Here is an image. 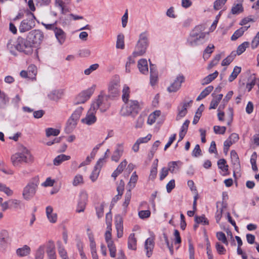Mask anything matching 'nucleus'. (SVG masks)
<instances>
[{"label": "nucleus", "instance_id": "nucleus-1", "mask_svg": "<svg viewBox=\"0 0 259 259\" xmlns=\"http://www.w3.org/2000/svg\"><path fill=\"white\" fill-rule=\"evenodd\" d=\"M34 158L30 151L25 147L11 156V161L13 166L20 168L24 163L33 162Z\"/></svg>", "mask_w": 259, "mask_h": 259}, {"label": "nucleus", "instance_id": "nucleus-2", "mask_svg": "<svg viewBox=\"0 0 259 259\" xmlns=\"http://www.w3.org/2000/svg\"><path fill=\"white\" fill-rule=\"evenodd\" d=\"M34 259H56L54 242L49 241L39 246L36 251Z\"/></svg>", "mask_w": 259, "mask_h": 259}, {"label": "nucleus", "instance_id": "nucleus-3", "mask_svg": "<svg viewBox=\"0 0 259 259\" xmlns=\"http://www.w3.org/2000/svg\"><path fill=\"white\" fill-rule=\"evenodd\" d=\"M112 214L111 212H109L106 215L107 228L105 233V239L110 252V256L112 257H115L116 256V249L114 242L112 240Z\"/></svg>", "mask_w": 259, "mask_h": 259}, {"label": "nucleus", "instance_id": "nucleus-4", "mask_svg": "<svg viewBox=\"0 0 259 259\" xmlns=\"http://www.w3.org/2000/svg\"><path fill=\"white\" fill-rule=\"evenodd\" d=\"M201 26H197L191 32L187 39V43L191 46H195L202 44L205 39L206 33L202 31Z\"/></svg>", "mask_w": 259, "mask_h": 259}, {"label": "nucleus", "instance_id": "nucleus-5", "mask_svg": "<svg viewBox=\"0 0 259 259\" xmlns=\"http://www.w3.org/2000/svg\"><path fill=\"white\" fill-rule=\"evenodd\" d=\"M38 185V179L36 178L32 179L23 189L22 193L23 198L26 201L32 199L36 194Z\"/></svg>", "mask_w": 259, "mask_h": 259}, {"label": "nucleus", "instance_id": "nucleus-6", "mask_svg": "<svg viewBox=\"0 0 259 259\" xmlns=\"http://www.w3.org/2000/svg\"><path fill=\"white\" fill-rule=\"evenodd\" d=\"M148 45V34L145 32L141 33L133 52L134 55L139 56L144 55L146 52Z\"/></svg>", "mask_w": 259, "mask_h": 259}, {"label": "nucleus", "instance_id": "nucleus-7", "mask_svg": "<svg viewBox=\"0 0 259 259\" xmlns=\"http://www.w3.org/2000/svg\"><path fill=\"white\" fill-rule=\"evenodd\" d=\"M125 104L121 110L122 116H127L131 115L134 116L137 114L140 108L139 103L137 101L130 100L125 102Z\"/></svg>", "mask_w": 259, "mask_h": 259}, {"label": "nucleus", "instance_id": "nucleus-8", "mask_svg": "<svg viewBox=\"0 0 259 259\" xmlns=\"http://www.w3.org/2000/svg\"><path fill=\"white\" fill-rule=\"evenodd\" d=\"M35 17L33 14L30 13L27 18L23 20L19 25L20 32H25L33 28L35 25Z\"/></svg>", "mask_w": 259, "mask_h": 259}, {"label": "nucleus", "instance_id": "nucleus-9", "mask_svg": "<svg viewBox=\"0 0 259 259\" xmlns=\"http://www.w3.org/2000/svg\"><path fill=\"white\" fill-rule=\"evenodd\" d=\"M32 43L28 39L20 38L18 39L16 45V49L20 51L23 52L26 54H29L32 52Z\"/></svg>", "mask_w": 259, "mask_h": 259}, {"label": "nucleus", "instance_id": "nucleus-10", "mask_svg": "<svg viewBox=\"0 0 259 259\" xmlns=\"http://www.w3.org/2000/svg\"><path fill=\"white\" fill-rule=\"evenodd\" d=\"M95 86L93 85L79 93L75 98L74 104H79L84 103L90 98L95 91Z\"/></svg>", "mask_w": 259, "mask_h": 259}, {"label": "nucleus", "instance_id": "nucleus-11", "mask_svg": "<svg viewBox=\"0 0 259 259\" xmlns=\"http://www.w3.org/2000/svg\"><path fill=\"white\" fill-rule=\"evenodd\" d=\"M92 106H96V110L98 109L102 112L106 111L110 106V103L108 101V98L106 96L99 95L98 98L91 104Z\"/></svg>", "mask_w": 259, "mask_h": 259}, {"label": "nucleus", "instance_id": "nucleus-12", "mask_svg": "<svg viewBox=\"0 0 259 259\" xmlns=\"http://www.w3.org/2000/svg\"><path fill=\"white\" fill-rule=\"evenodd\" d=\"M96 106H91L90 108L89 109L85 117L82 118L81 119V122L83 124H87L88 125H91L94 124L97 121V117L96 116V113L97 111L96 110Z\"/></svg>", "mask_w": 259, "mask_h": 259}, {"label": "nucleus", "instance_id": "nucleus-13", "mask_svg": "<svg viewBox=\"0 0 259 259\" xmlns=\"http://www.w3.org/2000/svg\"><path fill=\"white\" fill-rule=\"evenodd\" d=\"M27 38L32 43V46L34 44H40L44 39V34L39 30H33L28 33Z\"/></svg>", "mask_w": 259, "mask_h": 259}, {"label": "nucleus", "instance_id": "nucleus-14", "mask_svg": "<svg viewBox=\"0 0 259 259\" xmlns=\"http://www.w3.org/2000/svg\"><path fill=\"white\" fill-rule=\"evenodd\" d=\"M185 78L183 75H179L176 79L167 88V91L169 93L176 92L181 87L182 83L184 81Z\"/></svg>", "mask_w": 259, "mask_h": 259}, {"label": "nucleus", "instance_id": "nucleus-15", "mask_svg": "<svg viewBox=\"0 0 259 259\" xmlns=\"http://www.w3.org/2000/svg\"><path fill=\"white\" fill-rule=\"evenodd\" d=\"M192 102V100L189 101H184L181 103L178 107V114L176 117L177 120H180L184 117L187 113V108L191 106Z\"/></svg>", "mask_w": 259, "mask_h": 259}, {"label": "nucleus", "instance_id": "nucleus-16", "mask_svg": "<svg viewBox=\"0 0 259 259\" xmlns=\"http://www.w3.org/2000/svg\"><path fill=\"white\" fill-rule=\"evenodd\" d=\"M88 200V194L84 191H82L79 194V198L76 207V212L79 213L84 211Z\"/></svg>", "mask_w": 259, "mask_h": 259}, {"label": "nucleus", "instance_id": "nucleus-17", "mask_svg": "<svg viewBox=\"0 0 259 259\" xmlns=\"http://www.w3.org/2000/svg\"><path fill=\"white\" fill-rule=\"evenodd\" d=\"M119 77L118 76H115L109 84V91L112 96H116L119 93Z\"/></svg>", "mask_w": 259, "mask_h": 259}, {"label": "nucleus", "instance_id": "nucleus-18", "mask_svg": "<svg viewBox=\"0 0 259 259\" xmlns=\"http://www.w3.org/2000/svg\"><path fill=\"white\" fill-rule=\"evenodd\" d=\"M90 232L88 233V237L90 240V247L91 253L93 259H98V255L97 253L96 245L94 240L93 233L88 229Z\"/></svg>", "mask_w": 259, "mask_h": 259}, {"label": "nucleus", "instance_id": "nucleus-19", "mask_svg": "<svg viewBox=\"0 0 259 259\" xmlns=\"http://www.w3.org/2000/svg\"><path fill=\"white\" fill-rule=\"evenodd\" d=\"M154 247V238L153 237L147 239L144 244V249L146 251V256L150 257L152 255L153 250Z\"/></svg>", "mask_w": 259, "mask_h": 259}, {"label": "nucleus", "instance_id": "nucleus-20", "mask_svg": "<svg viewBox=\"0 0 259 259\" xmlns=\"http://www.w3.org/2000/svg\"><path fill=\"white\" fill-rule=\"evenodd\" d=\"M104 160V158L100 159L97 162L96 165L95 166L94 170H93L90 177V179L93 182H95L97 180L101 168L102 166V163H103Z\"/></svg>", "mask_w": 259, "mask_h": 259}, {"label": "nucleus", "instance_id": "nucleus-21", "mask_svg": "<svg viewBox=\"0 0 259 259\" xmlns=\"http://www.w3.org/2000/svg\"><path fill=\"white\" fill-rule=\"evenodd\" d=\"M55 37L60 45H63L66 39V33L60 28H57L55 29Z\"/></svg>", "mask_w": 259, "mask_h": 259}, {"label": "nucleus", "instance_id": "nucleus-22", "mask_svg": "<svg viewBox=\"0 0 259 259\" xmlns=\"http://www.w3.org/2000/svg\"><path fill=\"white\" fill-rule=\"evenodd\" d=\"M46 213L48 220L51 223H55L58 219L57 214L54 212L51 206H48L46 208Z\"/></svg>", "mask_w": 259, "mask_h": 259}, {"label": "nucleus", "instance_id": "nucleus-23", "mask_svg": "<svg viewBox=\"0 0 259 259\" xmlns=\"http://www.w3.org/2000/svg\"><path fill=\"white\" fill-rule=\"evenodd\" d=\"M64 94L63 89L54 90L50 92L48 97L51 100L57 101L63 97Z\"/></svg>", "mask_w": 259, "mask_h": 259}, {"label": "nucleus", "instance_id": "nucleus-24", "mask_svg": "<svg viewBox=\"0 0 259 259\" xmlns=\"http://www.w3.org/2000/svg\"><path fill=\"white\" fill-rule=\"evenodd\" d=\"M115 227L118 238H121L123 236V221L120 217H116L115 219Z\"/></svg>", "mask_w": 259, "mask_h": 259}, {"label": "nucleus", "instance_id": "nucleus-25", "mask_svg": "<svg viewBox=\"0 0 259 259\" xmlns=\"http://www.w3.org/2000/svg\"><path fill=\"white\" fill-rule=\"evenodd\" d=\"M212 96L213 97V99L210 102L209 109H215L217 108L219 103L222 99L223 95L221 94L215 95L213 93Z\"/></svg>", "mask_w": 259, "mask_h": 259}, {"label": "nucleus", "instance_id": "nucleus-26", "mask_svg": "<svg viewBox=\"0 0 259 259\" xmlns=\"http://www.w3.org/2000/svg\"><path fill=\"white\" fill-rule=\"evenodd\" d=\"M232 163L233 164L234 168L238 170L240 167V162L238 156L235 150H232L230 153Z\"/></svg>", "mask_w": 259, "mask_h": 259}, {"label": "nucleus", "instance_id": "nucleus-27", "mask_svg": "<svg viewBox=\"0 0 259 259\" xmlns=\"http://www.w3.org/2000/svg\"><path fill=\"white\" fill-rule=\"evenodd\" d=\"M127 163V162L125 159L120 162L117 168L112 174V177H113L114 179H115L116 177L123 171V169L126 167Z\"/></svg>", "mask_w": 259, "mask_h": 259}, {"label": "nucleus", "instance_id": "nucleus-28", "mask_svg": "<svg viewBox=\"0 0 259 259\" xmlns=\"http://www.w3.org/2000/svg\"><path fill=\"white\" fill-rule=\"evenodd\" d=\"M218 209L216 212L215 219L217 223H219L222 216L223 209L226 207V204L222 203H217Z\"/></svg>", "mask_w": 259, "mask_h": 259}, {"label": "nucleus", "instance_id": "nucleus-29", "mask_svg": "<svg viewBox=\"0 0 259 259\" xmlns=\"http://www.w3.org/2000/svg\"><path fill=\"white\" fill-rule=\"evenodd\" d=\"M150 84L154 86L157 81V71L155 66H150Z\"/></svg>", "mask_w": 259, "mask_h": 259}, {"label": "nucleus", "instance_id": "nucleus-30", "mask_svg": "<svg viewBox=\"0 0 259 259\" xmlns=\"http://www.w3.org/2000/svg\"><path fill=\"white\" fill-rule=\"evenodd\" d=\"M77 120H75V119L71 116L70 117L68 120L65 129L67 133H71L75 128L77 125Z\"/></svg>", "mask_w": 259, "mask_h": 259}, {"label": "nucleus", "instance_id": "nucleus-31", "mask_svg": "<svg viewBox=\"0 0 259 259\" xmlns=\"http://www.w3.org/2000/svg\"><path fill=\"white\" fill-rule=\"evenodd\" d=\"M128 248L130 249L135 250L137 249V239L134 233L130 235L128 238Z\"/></svg>", "mask_w": 259, "mask_h": 259}, {"label": "nucleus", "instance_id": "nucleus-32", "mask_svg": "<svg viewBox=\"0 0 259 259\" xmlns=\"http://www.w3.org/2000/svg\"><path fill=\"white\" fill-rule=\"evenodd\" d=\"M71 158L69 155L65 154H60L57 156L53 160V163L55 165H59L63 162L69 160Z\"/></svg>", "mask_w": 259, "mask_h": 259}, {"label": "nucleus", "instance_id": "nucleus-33", "mask_svg": "<svg viewBox=\"0 0 259 259\" xmlns=\"http://www.w3.org/2000/svg\"><path fill=\"white\" fill-rule=\"evenodd\" d=\"M10 241L8 233L6 231H3L0 234V246H5Z\"/></svg>", "mask_w": 259, "mask_h": 259}, {"label": "nucleus", "instance_id": "nucleus-34", "mask_svg": "<svg viewBox=\"0 0 259 259\" xmlns=\"http://www.w3.org/2000/svg\"><path fill=\"white\" fill-rule=\"evenodd\" d=\"M249 27V26L242 27L238 29V30H237L236 31H235V32L232 35V36H231V40H236L239 37H241L243 34L244 32L246 30H247Z\"/></svg>", "mask_w": 259, "mask_h": 259}, {"label": "nucleus", "instance_id": "nucleus-35", "mask_svg": "<svg viewBox=\"0 0 259 259\" xmlns=\"http://www.w3.org/2000/svg\"><path fill=\"white\" fill-rule=\"evenodd\" d=\"M30 253V248L25 245L22 248H20L17 249L16 253L19 256H25L29 255Z\"/></svg>", "mask_w": 259, "mask_h": 259}, {"label": "nucleus", "instance_id": "nucleus-36", "mask_svg": "<svg viewBox=\"0 0 259 259\" xmlns=\"http://www.w3.org/2000/svg\"><path fill=\"white\" fill-rule=\"evenodd\" d=\"M161 111L160 110H156L151 113L148 118L147 123L149 125L153 124L156 119L160 115Z\"/></svg>", "mask_w": 259, "mask_h": 259}, {"label": "nucleus", "instance_id": "nucleus-37", "mask_svg": "<svg viewBox=\"0 0 259 259\" xmlns=\"http://www.w3.org/2000/svg\"><path fill=\"white\" fill-rule=\"evenodd\" d=\"M219 74V72L217 71H214L213 73L209 74L202 80V84L205 85L208 84L212 80H213Z\"/></svg>", "mask_w": 259, "mask_h": 259}, {"label": "nucleus", "instance_id": "nucleus-38", "mask_svg": "<svg viewBox=\"0 0 259 259\" xmlns=\"http://www.w3.org/2000/svg\"><path fill=\"white\" fill-rule=\"evenodd\" d=\"M123 153V149L122 147L117 148L114 152L111 159L112 161L118 162L121 156Z\"/></svg>", "mask_w": 259, "mask_h": 259}, {"label": "nucleus", "instance_id": "nucleus-39", "mask_svg": "<svg viewBox=\"0 0 259 259\" xmlns=\"http://www.w3.org/2000/svg\"><path fill=\"white\" fill-rule=\"evenodd\" d=\"M124 36L122 33L119 34L117 36L116 47L117 49H123L124 48Z\"/></svg>", "mask_w": 259, "mask_h": 259}, {"label": "nucleus", "instance_id": "nucleus-40", "mask_svg": "<svg viewBox=\"0 0 259 259\" xmlns=\"http://www.w3.org/2000/svg\"><path fill=\"white\" fill-rule=\"evenodd\" d=\"M0 191L4 192L8 196H11L14 194L13 191L10 187L2 183H0Z\"/></svg>", "mask_w": 259, "mask_h": 259}, {"label": "nucleus", "instance_id": "nucleus-41", "mask_svg": "<svg viewBox=\"0 0 259 259\" xmlns=\"http://www.w3.org/2000/svg\"><path fill=\"white\" fill-rule=\"evenodd\" d=\"M243 11V7L241 4H234L231 9V13L234 15H238Z\"/></svg>", "mask_w": 259, "mask_h": 259}, {"label": "nucleus", "instance_id": "nucleus-42", "mask_svg": "<svg viewBox=\"0 0 259 259\" xmlns=\"http://www.w3.org/2000/svg\"><path fill=\"white\" fill-rule=\"evenodd\" d=\"M241 71V68L238 66H236L231 73V75L229 77L228 80L230 82L233 81L240 73Z\"/></svg>", "mask_w": 259, "mask_h": 259}, {"label": "nucleus", "instance_id": "nucleus-43", "mask_svg": "<svg viewBox=\"0 0 259 259\" xmlns=\"http://www.w3.org/2000/svg\"><path fill=\"white\" fill-rule=\"evenodd\" d=\"M83 178L82 175L77 174L73 178L72 185L74 186L81 185L83 184Z\"/></svg>", "mask_w": 259, "mask_h": 259}, {"label": "nucleus", "instance_id": "nucleus-44", "mask_svg": "<svg viewBox=\"0 0 259 259\" xmlns=\"http://www.w3.org/2000/svg\"><path fill=\"white\" fill-rule=\"evenodd\" d=\"M122 98L124 102H126L128 101V98L130 96V88L129 87L125 84L123 87V89L122 91Z\"/></svg>", "mask_w": 259, "mask_h": 259}, {"label": "nucleus", "instance_id": "nucleus-45", "mask_svg": "<svg viewBox=\"0 0 259 259\" xmlns=\"http://www.w3.org/2000/svg\"><path fill=\"white\" fill-rule=\"evenodd\" d=\"M249 45V43L247 41H245L239 45L236 51H235L236 55L237 54L240 55L242 54L246 50V48L248 47Z\"/></svg>", "mask_w": 259, "mask_h": 259}, {"label": "nucleus", "instance_id": "nucleus-46", "mask_svg": "<svg viewBox=\"0 0 259 259\" xmlns=\"http://www.w3.org/2000/svg\"><path fill=\"white\" fill-rule=\"evenodd\" d=\"M132 197V193L131 190H128L125 194L124 196V201L123 203L122 206L124 208V210L125 211L126 209L130 202Z\"/></svg>", "mask_w": 259, "mask_h": 259}, {"label": "nucleus", "instance_id": "nucleus-47", "mask_svg": "<svg viewBox=\"0 0 259 259\" xmlns=\"http://www.w3.org/2000/svg\"><path fill=\"white\" fill-rule=\"evenodd\" d=\"M214 46L212 44L209 45L205 49L203 53V58L204 59H208L210 55L213 52Z\"/></svg>", "mask_w": 259, "mask_h": 259}, {"label": "nucleus", "instance_id": "nucleus-48", "mask_svg": "<svg viewBox=\"0 0 259 259\" xmlns=\"http://www.w3.org/2000/svg\"><path fill=\"white\" fill-rule=\"evenodd\" d=\"M236 56V52L233 51L229 56L223 60L222 65H229L233 61Z\"/></svg>", "mask_w": 259, "mask_h": 259}, {"label": "nucleus", "instance_id": "nucleus-49", "mask_svg": "<svg viewBox=\"0 0 259 259\" xmlns=\"http://www.w3.org/2000/svg\"><path fill=\"white\" fill-rule=\"evenodd\" d=\"M83 110V108L81 106H79V107H77L74 110V111L73 112V113H72V114L71 115V116L72 117L74 118V119H75V120H78V119H79V118L82 114Z\"/></svg>", "mask_w": 259, "mask_h": 259}, {"label": "nucleus", "instance_id": "nucleus-50", "mask_svg": "<svg viewBox=\"0 0 259 259\" xmlns=\"http://www.w3.org/2000/svg\"><path fill=\"white\" fill-rule=\"evenodd\" d=\"M27 71L29 78L32 79L35 78V76L37 73V69L35 66H29L27 69Z\"/></svg>", "mask_w": 259, "mask_h": 259}, {"label": "nucleus", "instance_id": "nucleus-51", "mask_svg": "<svg viewBox=\"0 0 259 259\" xmlns=\"http://www.w3.org/2000/svg\"><path fill=\"white\" fill-rule=\"evenodd\" d=\"M57 245L58 252L61 258L67 256V252L63 246L61 242L58 241Z\"/></svg>", "mask_w": 259, "mask_h": 259}, {"label": "nucleus", "instance_id": "nucleus-52", "mask_svg": "<svg viewBox=\"0 0 259 259\" xmlns=\"http://www.w3.org/2000/svg\"><path fill=\"white\" fill-rule=\"evenodd\" d=\"M46 134L48 137L51 136H57L60 134V131L58 129L48 128L46 130Z\"/></svg>", "mask_w": 259, "mask_h": 259}, {"label": "nucleus", "instance_id": "nucleus-53", "mask_svg": "<svg viewBox=\"0 0 259 259\" xmlns=\"http://www.w3.org/2000/svg\"><path fill=\"white\" fill-rule=\"evenodd\" d=\"M218 165L219 168L224 171H227L228 170V165L226 164V161L224 159L219 160Z\"/></svg>", "mask_w": 259, "mask_h": 259}, {"label": "nucleus", "instance_id": "nucleus-54", "mask_svg": "<svg viewBox=\"0 0 259 259\" xmlns=\"http://www.w3.org/2000/svg\"><path fill=\"white\" fill-rule=\"evenodd\" d=\"M216 236L219 241H221L222 243L226 245H228V241L227 239L225 233L222 232H219L217 233Z\"/></svg>", "mask_w": 259, "mask_h": 259}, {"label": "nucleus", "instance_id": "nucleus-55", "mask_svg": "<svg viewBox=\"0 0 259 259\" xmlns=\"http://www.w3.org/2000/svg\"><path fill=\"white\" fill-rule=\"evenodd\" d=\"M10 206L13 208L18 209L21 208V201L17 199H11L9 201Z\"/></svg>", "mask_w": 259, "mask_h": 259}, {"label": "nucleus", "instance_id": "nucleus-56", "mask_svg": "<svg viewBox=\"0 0 259 259\" xmlns=\"http://www.w3.org/2000/svg\"><path fill=\"white\" fill-rule=\"evenodd\" d=\"M157 163H154L150 170V174L149 175V179L154 180L157 175Z\"/></svg>", "mask_w": 259, "mask_h": 259}, {"label": "nucleus", "instance_id": "nucleus-57", "mask_svg": "<svg viewBox=\"0 0 259 259\" xmlns=\"http://www.w3.org/2000/svg\"><path fill=\"white\" fill-rule=\"evenodd\" d=\"M195 222L197 224H202L203 225H208V221L207 219L204 217V215L202 216H195Z\"/></svg>", "mask_w": 259, "mask_h": 259}, {"label": "nucleus", "instance_id": "nucleus-58", "mask_svg": "<svg viewBox=\"0 0 259 259\" xmlns=\"http://www.w3.org/2000/svg\"><path fill=\"white\" fill-rule=\"evenodd\" d=\"M227 0H216L214 3L213 7L216 10H219L225 4Z\"/></svg>", "mask_w": 259, "mask_h": 259}, {"label": "nucleus", "instance_id": "nucleus-59", "mask_svg": "<svg viewBox=\"0 0 259 259\" xmlns=\"http://www.w3.org/2000/svg\"><path fill=\"white\" fill-rule=\"evenodd\" d=\"M213 131L216 134H224L226 131V127L215 125L213 126Z\"/></svg>", "mask_w": 259, "mask_h": 259}, {"label": "nucleus", "instance_id": "nucleus-60", "mask_svg": "<svg viewBox=\"0 0 259 259\" xmlns=\"http://www.w3.org/2000/svg\"><path fill=\"white\" fill-rule=\"evenodd\" d=\"M144 122V117L140 115L137 118L136 120V123L135 124V127L136 128H141Z\"/></svg>", "mask_w": 259, "mask_h": 259}, {"label": "nucleus", "instance_id": "nucleus-61", "mask_svg": "<svg viewBox=\"0 0 259 259\" xmlns=\"http://www.w3.org/2000/svg\"><path fill=\"white\" fill-rule=\"evenodd\" d=\"M139 216L142 219L149 218L150 216L151 212L149 210H141L139 212Z\"/></svg>", "mask_w": 259, "mask_h": 259}, {"label": "nucleus", "instance_id": "nucleus-62", "mask_svg": "<svg viewBox=\"0 0 259 259\" xmlns=\"http://www.w3.org/2000/svg\"><path fill=\"white\" fill-rule=\"evenodd\" d=\"M166 15L167 17L173 19L177 17V15L175 14L174 8L172 7L167 9L166 12Z\"/></svg>", "mask_w": 259, "mask_h": 259}, {"label": "nucleus", "instance_id": "nucleus-63", "mask_svg": "<svg viewBox=\"0 0 259 259\" xmlns=\"http://www.w3.org/2000/svg\"><path fill=\"white\" fill-rule=\"evenodd\" d=\"M152 138V135L151 134H148L145 137H142L139 138L137 141L140 144L146 143H147L149 141L151 140Z\"/></svg>", "mask_w": 259, "mask_h": 259}, {"label": "nucleus", "instance_id": "nucleus-64", "mask_svg": "<svg viewBox=\"0 0 259 259\" xmlns=\"http://www.w3.org/2000/svg\"><path fill=\"white\" fill-rule=\"evenodd\" d=\"M259 45V31L252 40L251 45L252 49L256 48Z\"/></svg>", "mask_w": 259, "mask_h": 259}]
</instances>
